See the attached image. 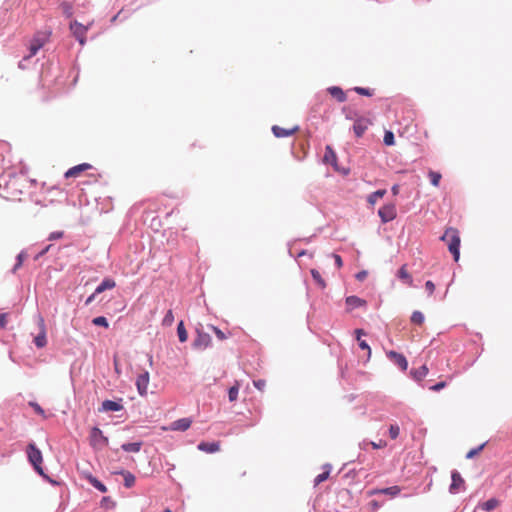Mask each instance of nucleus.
Listing matches in <instances>:
<instances>
[{
  "instance_id": "obj_1",
  "label": "nucleus",
  "mask_w": 512,
  "mask_h": 512,
  "mask_svg": "<svg viewBox=\"0 0 512 512\" xmlns=\"http://www.w3.org/2000/svg\"><path fill=\"white\" fill-rule=\"evenodd\" d=\"M441 240L448 246L449 252L453 255L454 260L457 262L460 258V233L456 228L449 227L445 230Z\"/></svg>"
},
{
  "instance_id": "obj_2",
  "label": "nucleus",
  "mask_w": 512,
  "mask_h": 512,
  "mask_svg": "<svg viewBox=\"0 0 512 512\" xmlns=\"http://www.w3.org/2000/svg\"><path fill=\"white\" fill-rule=\"evenodd\" d=\"M50 35V31H39L35 33L29 45L30 53L26 59L35 56L37 52L48 42Z\"/></svg>"
},
{
  "instance_id": "obj_3",
  "label": "nucleus",
  "mask_w": 512,
  "mask_h": 512,
  "mask_svg": "<svg viewBox=\"0 0 512 512\" xmlns=\"http://www.w3.org/2000/svg\"><path fill=\"white\" fill-rule=\"evenodd\" d=\"M27 455L28 459L33 465L34 469L40 474L43 475V469H42V453L41 451L36 447L34 443H30L27 447Z\"/></svg>"
},
{
  "instance_id": "obj_4",
  "label": "nucleus",
  "mask_w": 512,
  "mask_h": 512,
  "mask_svg": "<svg viewBox=\"0 0 512 512\" xmlns=\"http://www.w3.org/2000/svg\"><path fill=\"white\" fill-rule=\"evenodd\" d=\"M91 24L92 23L83 25L76 20L70 23V30L73 36L79 41L81 45H84L86 43V34Z\"/></svg>"
},
{
  "instance_id": "obj_5",
  "label": "nucleus",
  "mask_w": 512,
  "mask_h": 512,
  "mask_svg": "<svg viewBox=\"0 0 512 512\" xmlns=\"http://www.w3.org/2000/svg\"><path fill=\"white\" fill-rule=\"evenodd\" d=\"M90 445L95 449H101L108 445V438L103 435L98 427H93L89 435Z\"/></svg>"
},
{
  "instance_id": "obj_6",
  "label": "nucleus",
  "mask_w": 512,
  "mask_h": 512,
  "mask_svg": "<svg viewBox=\"0 0 512 512\" xmlns=\"http://www.w3.org/2000/svg\"><path fill=\"white\" fill-rule=\"evenodd\" d=\"M378 215L381 218V221L383 223L390 222L394 220L397 216L396 207L394 204H386L382 206L379 211Z\"/></svg>"
},
{
  "instance_id": "obj_7",
  "label": "nucleus",
  "mask_w": 512,
  "mask_h": 512,
  "mask_svg": "<svg viewBox=\"0 0 512 512\" xmlns=\"http://www.w3.org/2000/svg\"><path fill=\"white\" fill-rule=\"evenodd\" d=\"M38 326L40 329L39 334L34 338V343L38 348H43L47 344V338H46V327H45V321L42 316H38Z\"/></svg>"
},
{
  "instance_id": "obj_8",
  "label": "nucleus",
  "mask_w": 512,
  "mask_h": 512,
  "mask_svg": "<svg viewBox=\"0 0 512 512\" xmlns=\"http://www.w3.org/2000/svg\"><path fill=\"white\" fill-rule=\"evenodd\" d=\"M192 420L190 418H182L172 422L168 427H162L164 431H186L190 428Z\"/></svg>"
},
{
  "instance_id": "obj_9",
  "label": "nucleus",
  "mask_w": 512,
  "mask_h": 512,
  "mask_svg": "<svg viewBox=\"0 0 512 512\" xmlns=\"http://www.w3.org/2000/svg\"><path fill=\"white\" fill-rule=\"evenodd\" d=\"M149 381H150V377H149V373L147 371L138 375L137 380H136V386H137L138 393L141 396L147 395Z\"/></svg>"
},
{
  "instance_id": "obj_10",
  "label": "nucleus",
  "mask_w": 512,
  "mask_h": 512,
  "mask_svg": "<svg viewBox=\"0 0 512 512\" xmlns=\"http://www.w3.org/2000/svg\"><path fill=\"white\" fill-rule=\"evenodd\" d=\"M371 124L369 119H366L364 117H360L355 120L353 125V131L357 137L363 136V134L368 129L369 125Z\"/></svg>"
},
{
  "instance_id": "obj_11",
  "label": "nucleus",
  "mask_w": 512,
  "mask_h": 512,
  "mask_svg": "<svg viewBox=\"0 0 512 512\" xmlns=\"http://www.w3.org/2000/svg\"><path fill=\"white\" fill-rule=\"evenodd\" d=\"M299 127L297 125L291 127V128H283L278 125H274L272 127V132L275 137L277 138H283V137H289L298 132Z\"/></svg>"
},
{
  "instance_id": "obj_12",
  "label": "nucleus",
  "mask_w": 512,
  "mask_h": 512,
  "mask_svg": "<svg viewBox=\"0 0 512 512\" xmlns=\"http://www.w3.org/2000/svg\"><path fill=\"white\" fill-rule=\"evenodd\" d=\"M211 343V337L208 333L197 329V336L194 340V347L199 349L207 348Z\"/></svg>"
},
{
  "instance_id": "obj_13",
  "label": "nucleus",
  "mask_w": 512,
  "mask_h": 512,
  "mask_svg": "<svg viewBox=\"0 0 512 512\" xmlns=\"http://www.w3.org/2000/svg\"><path fill=\"white\" fill-rule=\"evenodd\" d=\"M92 166L89 164V163H82V164H79V165H76L70 169H68L66 172H65V177L66 178H77L79 177L84 171H87L89 169H91Z\"/></svg>"
},
{
  "instance_id": "obj_14",
  "label": "nucleus",
  "mask_w": 512,
  "mask_h": 512,
  "mask_svg": "<svg viewBox=\"0 0 512 512\" xmlns=\"http://www.w3.org/2000/svg\"><path fill=\"white\" fill-rule=\"evenodd\" d=\"M387 356L390 360H392L396 365H398L403 371H406L408 368L407 359L403 354H400L396 351L387 352Z\"/></svg>"
},
{
  "instance_id": "obj_15",
  "label": "nucleus",
  "mask_w": 512,
  "mask_h": 512,
  "mask_svg": "<svg viewBox=\"0 0 512 512\" xmlns=\"http://www.w3.org/2000/svg\"><path fill=\"white\" fill-rule=\"evenodd\" d=\"M452 483L450 485V492L457 493L459 492L465 484L464 479L461 477L460 473L457 471H453L451 475Z\"/></svg>"
},
{
  "instance_id": "obj_16",
  "label": "nucleus",
  "mask_w": 512,
  "mask_h": 512,
  "mask_svg": "<svg viewBox=\"0 0 512 512\" xmlns=\"http://www.w3.org/2000/svg\"><path fill=\"white\" fill-rule=\"evenodd\" d=\"M400 492H401V488L399 486L395 485V486H391V487L383 488V489H373V490L369 491L368 494L370 496L375 495V494H386L391 497H395Z\"/></svg>"
},
{
  "instance_id": "obj_17",
  "label": "nucleus",
  "mask_w": 512,
  "mask_h": 512,
  "mask_svg": "<svg viewBox=\"0 0 512 512\" xmlns=\"http://www.w3.org/2000/svg\"><path fill=\"white\" fill-rule=\"evenodd\" d=\"M123 409V405L121 404V400L119 402L112 400H105L102 402L101 411L109 412V411H120Z\"/></svg>"
},
{
  "instance_id": "obj_18",
  "label": "nucleus",
  "mask_w": 512,
  "mask_h": 512,
  "mask_svg": "<svg viewBox=\"0 0 512 512\" xmlns=\"http://www.w3.org/2000/svg\"><path fill=\"white\" fill-rule=\"evenodd\" d=\"M346 305H347V309L349 311L355 309V308H358V307H363L366 305V301L364 299H361L357 296H349L346 298Z\"/></svg>"
},
{
  "instance_id": "obj_19",
  "label": "nucleus",
  "mask_w": 512,
  "mask_h": 512,
  "mask_svg": "<svg viewBox=\"0 0 512 512\" xmlns=\"http://www.w3.org/2000/svg\"><path fill=\"white\" fill-rule=\"evenodd\" d=\"M198 449L206 453H214L219 451L220 444L219 442H201Z\"/></svg>"
},
{
  "instance_id": "obj_20",
  "label": "nucleus",
  "mask_w": 512,
  "mask_h": 512,
  "mask_svg": "<svg viewBox=\"0 0 512 512\" xmlns=\"http://www.w3.org/2000/svg\"><path fill=\"white\" fill-rule=\"evenodd\" d=\"M323 161L326 164H331L333 166H335L337 163V155H336L335 151L332 149V147L329 145H327L325 148V154L323 157Z\"/></svg>"
},
{
  "instance_id": "obj_21",
  "label": "nucleus",
  "mask_w": 512,
  "mask_h": 512,
  "mask_svg": "<svg viewBox=\"0 0 512 512\" xmlns=\"http://www.w3.org/2000/svg\"><path fill=\"white\" fill-rule=\"evenodd\" d=\"M328 92L340 103L345 102L347 99L345 92L338 86L329 87Z\"/></svg>"
},
{
  "instance_id": "obj_22",
  "label": "nucleus",
  "mask_w": 512,
  "mask_h": 512,
  "mask_svg": "<svg viewBox=\"0 0 512 512\" xmlns=\"http://www.w3.org/2000/svg\"><path fill=\"white\" fill-rule=\"evenodd\" d=\"M116 286V282L111 279V278H105L101 284H99L97 286V288L95 289V293H102L104 292L105 290H108V289H113L114 287Z\"/></svg>"
},
{
  "instance_id": "obj_23",
  "label": "nucleus",
  "mask_w": 512,
  "mask_h": 512,
  "mask_svg": "<svg viewBox=\"0 0 512 512\" xmlns=\"http://www.w3.org/2000/svg\"><path fill=\"white\" fill-rule=\"evenodd\" d=\"M428 372V367L426 365H422L420 368L412 370L411 375L415 380L421 381L427 376Z\"/></svg>"
},
{
  "instance_id": "obj_24",
  "label": "nucleus",
  "mask_w": 512,
  "mask_h": 512,
  "mask_svg": "<svg viewBox=\"0 0 512 512\" xmlns=\"http://www.w3.org/2000/svg\"><path fill=\"white\" fill-rule=\"evenodd\" d=\"M323 469H324V471L322 473H320L319 475H317L316 478L314 479L315 485H319L320 483L324 482L325 480H327L329 478L330 471H331V465L326 464V465H324Z\"/></svg>"
},
{
  "instance_id": "obj_25",
  "label": "nucleus",
  "mask_w": 512,
  "mask_h": 512,
  "mask_svg": "<svg viewBox=\"0 0 512 512\" xmlns=\"http://www.w3.org/2000/svg\"><path fill=\"white\" fill-rule=\"evenodd\" d=\"M355 333L357 334V340L359 342V347L363 350H367V356H368V359L371 357V349H370V346L368 345V343L365 341V340H361L360 339V336L361 335H364V331L362 329H357L355 331Z\"/></svg>"
},
{
  "instance_id": "obj_26",
  "label": "nucleus",
  "mask_w": 512,
  "mask_h": 512,
  "mask_svg": "<svg viewBox=\"0 0 512 512\" xmlns=\"http://www.w3.org/2000/svg\"><path fill=\"white\" fill-rule=\"evenodd\" d=\"M310 272H311V276H312L313 280L319 286V288L325 289L326 288V282L322 278L320 272L317 269H311Z\"/></svg>"
},
{
  "instance_id": "obj_27",
  "label": "nucleus",
  "mask_w": 512,
  "mask_h": 512,
  "mask_svg": "<svg viewBox=\"0 0 512 512\" xmlns=\"http://www.w3.org/2000/svg\"><path fill=\"white\" fill-rule=\"evenodd\" d=\"M398 276L400 279L404 280L409 286L413 285V279H412L411 275L408 273V271L406 269V265H403L399 269Z\"/></svg>"
},
{
  "instance_id": "obj_28",
  "label": "nucleus",
  "mask_w": 512,
  "mask_h": 512,
  "mask_svg": "<svg viewBox=\"0 0 512 512\" xmlns=\"http://www.w3.org/2000/svg\"><path fill=\"white\" fill-rule=\"evenodd\" d=\"M141 447H142V442L125 443L121 446V448L125 452H133V453L139 452Z\"/></svg>"
},
{
  "instance_id": "obj_29",
  "label": "nucleus",
  "mask_w": 512,
  "mask_h": 512,
  "mask_svg": "<svg viewBox=\"0 0 512 512\" xmlns=\"http://www.w3.org/2000/svg\"><path fill=\"white\" fill-rule=\"evenodd\" d=\"M87 479L89 480V482L91 483V485H92L93 487H95L97 490H99L100 492L105 493V492L107 491L106 486H105L103 483H101V482H100L97 478H95L94 476L89 475V476L87 477Z\"/></svg>"
},
{
  "instance_id": "obj_30",
  "label": "nucleus",
  "mask_w": 512,
  "mask_h": 512,
  "mask_svg": "<svg viewBox=\"0 0 512 512\" xmlns=\"http://www.w3.org/2000/svg\"><path fill=\"white\" fill-rule=\"evenodd\" d=\"M499 505V501L495 498L489 499L481 504V508L485 511H492Z\"/></svg>"
},
{
  "instance_id": "obj_31",
  "label": "nucleus",
  "mask_w": 512,
  "mask_h": 512,
  "mask_svg": "<svg viewBox=\"0 0 512 512\" xmlns=\"http://www.w3.org/2000/svg\"><path fill=\"white\" fill-rule=\"evenodd\" d=\"M386 194L385 189L377 190L369 195L368 202L372 205H374L378 199L382 198Z\"/></svg>"
},
{
  "instance_id": "obj_32",
  "label": "nucleus",
  "mask_w": 512,
  "mask_h": 512,
  "mask_svg": "<svg viewBox=\"0 0 512 512\" xmlns=\"http://www.w3.org/2000/svg\"><path fill=\"white\" fill-rule=\"evenodd\" d=\"M240 384L238 381L235 382V384L229 389L228 397L231 402H234L238 398Z\"/></svg>"
},
{
  "instance_id": "obj_33",
  "label": "nucleus",
  "mask_w": 512,
  "mask_h": 512,
  "mask_svg": "<svg viewBox=\"0 0 512 512\" xmlns=\"http://www.w3.org/2000/svg\"><path fill=\"white\" fill-rule=\"evenodd\" d=\"M121 474L124 477V485L127 488H130L135 484V476L132 473L128 471H122Z\"/></svg>"
},
{
  "instance_id": "obj_34",
  "label": "nucleus",
  "mask_w": 512,
  "mask_h": 512,
  "mask_svg": "<svg viewBox=\"0 0 512 512\" xmlns=\"http://www.w3.org/2000/svg\"><path fill=\"white\" fill-rule=\"evenodd\" d=\"M177 334L180 342H185L188 339L187 331L184 327L183 321H180L177 327Z\"/></svg>"
},
{
  "instance_id": "obj_35",
  "label": "nucleus",
  "mask_w": 512,
  "mask_h": 512,
  "mask_svg": "<svg viewBox=\"0 0 512 512\" xmlns=\"http://www.w3.org/2000/svg\"><path fill=\"white\" fill-rule=\"evenodd\" d=\"M428 177H429V179L431 181V184L433 186H435V187L439 186L440 180L442 178V176H441V174L439 172L430 170L429 173H428Z\"/></svg>"
},
{
  "instance_id": "obj_36",
  "label": "nucleus",
  "mask_w": 512,
  "mask_h": 512,
  "mask_svg": "<svg viewBox=\"0 0 512 512\" xmlns=\"http://www.w3.org/2000/svg\"><path fill=\"white\" fill-rule=\"evenodd\" d=\"M424 315L420 311H414L411 316V322L417 325H422L424 323Z\"/></svg>"
},
{
  "instance_id": "obj_37",
  "label": "nucleus",
  "mask_w": 512,
  "mask_h": 512,
  "mask_svg": "<svg viewBox=\"0 0 512 512\" xmlns=\"http://www.w3.org/2000/svg\"><path fill=\"white\" fill-rule=\"evenodd\" d=\"M60 9L62 11V13L66 16V17H71L72 14H73V8H72V5L68 2H62L60 4Z\"/></svg>"
},
{
  "instance_id": "obj_38",
  "label": "nucleus",
  "mask_w": 512,
  "mask_h": 512,
  "mask_svg": "<svg viewBox=\"0 0 512 512\" xmlns=\"http://www.w3.org/2000/svg\"><path fill=\"white\" fill-rule=\"evenodd\" d=\"M173 322H174V314H173L172 310H168L162 320V325L168 327V326H171L173 324Z\"/></svg>"
},
{
  "instance_id": "obj_39",
  "label": "nucleus",
  "mask_w": 512,
  "mask_h": 512,
  "mask_svg": "<svg viewBox=\"0 0 512 512\" xmlns=\"http://www.w3.org/2000/svg\"><path fill=\"white\" fill-rule=\"evenodd\" d=\"M383 142L387 146H392L395 143L394 134L392 131H386L384 134Z\"/></svg>"
},
{
  "instance_id": "obj_40",
  "label": "nucleus",
  "mask_w": 512,
  "mask_h": 512,
  "mask_svg": "<svg viewBox=\"0 0 512 512\" xmlns=\"http://www.w3.org/2000/svg\"><path fill=\"white\" fill-rule=\"evenodd\" d=\"M92 323L96 326H102L104 328L109 327V323L104 316H98L92 320Z\"/></svg>"
},
{
  "instance_id": "obj_41",
  "label": "nucleus",
  "mask_w": 512,
  "mask_h": 512,
  "mask_svg": "<svg viewBox=\"0 0 512 512\" xmlns=\"http://www.w3.org/2000/svg\"><path fill=\"white\" fill-rule=\"evenodd\" d=\"M362 445H371L374 449H380L386 447L387 443L384 440H379V442H366L364 441Z\"/></svg>"
},
{
  "instance_id": "obj_42",
  "label": "nucleus",
  "mask_w": 512,
  "mask_h": 512,
  "mask_svg": "<svg viewBox=\"0 0 512 512\" xmlns=\"http://www.w3.org/2000/svg\"><path fill=\"white\" fill-rule=\"evenodd\" d=\"M210 328L212 329V331L215 333L216 337L219 340H225L228 338V336L222 330H220L218 327L211 325Z\"/></svg>"
},
{
  "instance_id": "obj_43",
  "label": "nucleus",
  "mask_w": 512,
  "mask_h": 512,
  "mask_svg": "<svg viewBox=\"0 0 512 512\" xmlns=\"http://www.w3.org/2000/svg\"><path fill=\"white\" fill-rule=\"evenodd\" d=\"M354 91L363 96H372L373 95V90H371L369 88L355 87Z\"/></svg>"
},
{
  "instance_id": "obj_44",
  "label": "nucleus",
  "mask_w": 512,
  "mask_h": 512,
  "mask_svg": "<svg viewBox=\"0 0 512 512\" xmlns=\"http://www.w3.org/2000/svg\"><path fill=\"white\" fill-rule=\"evenodd\" d=\"M400 428L398 425H391L389 428V435L392 439H396L399 436Z\"/></svg>"
},
{
  "instance_id": "obj_45",
  "label": "nucleus",
  "mask_w": 512,
  "mask_h": 512,
  "mask_svg": "<svg viewBox=\"0 0 512 512\" xmlns=\"http://www.w3.org/2000/svg\"><path fill=\"white\" fill-rule=\"evenodd\" d=\"M29 405L34 409V411L41 415L43 418L46 417L44 410L41 408V406L36 402H30Z\"/></svg>"
},
{
  "instance_id": "obj_46",
  "label": "nucleus",
  "mask_w": 512,
  "mask_h": 512,
  "mask_svg": "<svg viewBox=\"0 0 512 512\" xmlns=\"http://www.w3.org/2000/svg\"><path fill=\"white\" fill-rule=\"evenodd\" d=\"M484 445L485 444H482L480 445L479 447L475 448V449H471L467 455H466V458L468 459H471L473 458L475 455H477L483 448H484Z\"/></svg>"
},
{
  "instance_id": "obj_47",
  "label": "nucleus",
  "mask_w": 512,
  "mask_h": 512,
  "mask_svg": "<svg viewBox=\"0 0 512 512\" xmlns=\"http://www.w3.org/2000/svg\"><path fill=\"white\" fill-rule=\"evenodd\" d=\"M253 384L254 386L260 390V391H263L265 386H266V381L265 380H262V379H259V380H255L253 381Z\"/></svg>"
},
{
  "instance_id": "obj_48",
  "label": "nucleus",
  "mask_w": 512,
  "mask_h": 512,
  "mask_svg": "<svg viewBox=\"0 0 512 512\" xmlns=\"http://www.w3.org/2000/svg\"><path fill=\"white\" fill-rule=\"evenodd\" d=\"M425 289L427 290L429 295H432L435 291V284L429 280L425 283Z\"/></svg>"
},
{
  "instance_id": "obj_49",
  "label": "nucleus",
  "mask_w": 512,
  "mask_h": 512,
  "mask_svg": "<svg viewBox=\"0 0 512 512\" xmlns=\"http://www.w3.org/2000/svg\"><path fill=\"white\" fill-rule=\"evenodd\" d=\"M446 386V382L444 381H441V382H438L437 384L433 385L430 387V390L432 391H440L441 389H443L444 387Z\"/></svg>"
},
{
  "instance_id": "obj_50",
  "label": "nucleus",
  "mask_w": 512,
  "mask_h": 512,
  "mask_svg": "<svg viewBox=\"0 0 512 512\" xmlns=\"http://www.w3.org/2000/svg\"><path fill=\"white\" fill-rule=\"evenodd\" d=\"M63 237V232L62 231H56V232H52L50 235H49V240H56V239H60Z\"/></svg>"
},
{
  "instance_id": "obj_51",
  "label": "nucleus",
  "mask_w": 512,
  "mask_h": 512,
  "mask_svg": "<svg viewBox=\"0 0 512 512\" xmlns=\"http://www.w3.org/2000/svg\"><path fill=\"white\" fill-rule=\"evenodd\" d=\"M7 313L0 314V327L5 328L7 324Z\"/></svg>"
},
{
  "instance_id": "obj_52",
  "label": "nucleus",
  "mask_w": 512,
  "mask_h": 512,
  "mask_svg": "<svg viewBox=\"0 0 512 512\" xmlns=\"http://www.w3.org/2000/svg\"><path fill=\"white\" fill-rule=\"evenodd\" d=\"M332 256L335 260V264H336L337 268H341L343 266V261H342V258L340 257V255L333 254Z\"/></svg>"
},
{
  "instance_id": "obj_53",
  "label": "nucleus",
  "mask_w": 512,
  "mask_h": 512,
  "mask_svg": "<svg viewBox=\"0 0 512 512\" xmlns=\"http://www.w3.org/2000/svg\"><path fill=\"white\" fill-rule=\"evenodd\" d=\"M97 294H98V293H95V292H94L93 294H91V295L86 299L85 304H86V305H89L90 303H92V301L95 299V296H96Z\"/></svg>"
},
{
  "instance_id": "obj_54",
  "label": "nucleus",
  "mask_w": 512,
  "mask_h": 512,
  "mask_svg": "<svg viewBox=\"0 0 512 512\" xmlns=\"http://www.w3.org/2000/svg\"><path fill=\"white\" fill-rule=\"evenodd\" d=\"M25 258H26V254L24 252H21L17 256V261L23 263Z\"/></svg>"
},
{
  "instance_id": "obj_55",
  "label": "nucleus",
  "mask_w": 512,
  "mask_h": 512,
  "mask_svg": "<svg viewBox=\"0 0 512 512\" xmlns=\"http://www.w3.org/2000/svg\"><path fill=\"white\" fill-rule=\"evenodd\" d=\"M370 505H371L373 510H376V509L379 508V504H378V502L376 500L371 501Z\"/></svg>"
},
{
  "instance_id": "obj_56",
  "label": "nucleus",
  "mask_w": 512,
  "mask_h": 512,
  "mask_svg": "<svg viewBox=\"0 0 512 512\" xmlns=\"http://www.w3.org/2000/svg\"><path fill=\"white\" fill-rule=\"evenodd\" d=\"M391 190H392V193L394 195H397L398 192H399V186L398 185H394Z\"/></svg>"
},
{
  "instance_id": "obj_57",
  "label": "nucleus",
  "mask_w": 512,
  "mask_h": 512,
  "mask_svg": "<svg viewBox=\"0 0 512 512\" xmlns=\"http://www.w3.org/2000/svg\"><path fill=\"white\" fill-rule=\"evenodd\" d=\"M21 266H22V263L17 261V263L15 264V266L13 268V272H16Z\"/></svg>"
},
{
  "instance_id": "obj_58",
  "label": "nucleus",
  "mask_w": 512,
  "mask_h": 512,
  "mask_svg": "<svg viewBox=\"0 0 512 512\" xmlns=\"http://www.w3.org/2000/svg\"><path fill=\"white\" fill-rule=\"evenodd\" d=\"M365 276H366V273H365V272H360V273H358V274H357V278H358L359 280H362Z\"/></svg>"
},
{
  "instance_id": "obj_59",
  "label": "nucleus",
  "mask_w": 512,
  "mask_h": 512,
  "mask_svg": "<svg viewBox=\"0 0 512 512\" xmlns=\"http://www.w3.org/2000/svg\"><path fill=\"white\" fill-rule=\"evenodd\" d=\"M49 247H50V246H48V247H46L45 249H43V251H42V252H40L39 256L44 255V254L48 251Z\"/></svg>"
},
{
  "instance_id": "obj_60",
  "label": "nucleus",
  "mask_w": 512,
  "mask_h": 512,
  "mask_svg": "<svg viewBox=\"0 0 512 512\" xmlns=\"http://www.w3.org/2000/svg\"><path fill=\"white\" fill-rule=\"evenodd\" d=\"M108 500H109V498H108V497H104V498L102 499V503H104V502H105V503H108Z\"/></svg>"
},
{
  "instance_id": "obj_61",
  "label": "nucleus",
  "mask_w": 512,
  "mask_h": 512,
  "mask_svg": "<svg viewBox=\"0 0 512 512\" xmlns=\"http://www.w3.org/2000/svg\"><path fill=\"white\" fill-rule=\"evenodd\" d=\"M163 512H171L169 508H166Z\"/></svg>"
}]
</instances>
